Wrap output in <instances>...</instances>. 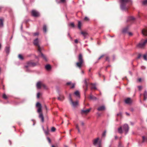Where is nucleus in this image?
Segmentation results:
<instances>
[{"instance_id":"nucleus-23","label":"nucleus","mask_w":147,"mask_h":147,"mask_svg":"<svg viewBox=\"0 0 147 147\" xmlns=\"http://www.w3.org/2000/svg\"><path fill=\"white\" fill-rule=\"evenodd\" d=\"M90 99L91 100H96L97 99V98L96 97L92 95H90Z\"/></svg>"},{"instance_id":"nucleus-47","label":"nucleus","mask_w":147,"mask_h":147,"mask_svg":"<svg viewBox=\"0 0 147 147\" xmlns=\"http://www.w3.org/2000/svg\"><path fill=\"white\" fill-rule=\"evenodd\" d=\"M47 139L48 141H49V143H50L51 142V140L50 139V138L49 137H47Z\"/></svg>"},{"instance_id":"nucleus-48","label":"nucleus","mask_w":147,"mask_h":147,"mask_svg":"<svg viewBox=\"0 0 147 147\" xmlns=\"http://www.w3.org/2000/svg\"><path fill=\"white\" fill-rule=\"evenodd\" d=\"M74 42L75 43H77L78 42V40L77 39H76L75 40Z\"/></svg>"},{"instance_id":"nucleus-46","label":"nucleus","mask_w":147,"mask_h":147,"mask_svg":"<svg viewBox=\"0 0 147 147\" xmlns=\"http://www.w3.org/2000/svg\"><path fill=\"white\" fill-rule=\"evenodd\" d=\"M71 82H67V84H66L67 85H71Z\"/></svg>"},{"instance_id":"nucleus-64","label":"nucleus","mask_w":147,"mask_h":147,"mask_svg":"<svg viewBox=\"0 0 147 147\" xmlns=\"http://www.w3.org/2000/svg\"><path fill=\"white\" fill-rule=\"evenodd\" d=\"M90 70H91V69H89V71H90Z\"/></svg>"},{"instance_id":"nucleus-50","label":"nucleus","mask_w":147,"mask_h":147,"mask_svg":"<svg viewBox=\"0 0 147 147\" xmlns=\"http://www.w3.org/2000/svg\"><path fill=\"white\" fill-rule=\"evenodd\" d=\"M38 32H36L34 33V36H37L38 35Z\"/></svg>"},{"instance_id":"nucleus-39","label":"nucleus","mask_w":147,"mask_h":147,"mask_svg":"<svg viewBox=\"0 0 147 147\" xmlns=\"http://www.w3.org/2000/svg\"><path fill=\"white\" fill-rule=\"evenodd\" d=\"M56 129L54 127H52L51 129V131H52L54 132L55 131Z\"/></svg>"},{"instance_id":"nucleus-62","label":"nucleus","mask_w":147,"mask_h":147,"mask_svg":"<svg viewBox=\"0 0 147 147\" xmlns=\"http://www.w3.org/2000/svg\"><path fill=\"white\" fill-rule=\"evenodd\" d=\"M115 138L116 139H117V136H115Z\"/></svg>"},{"instance_id":"nucleus-17","label":"nucleus","mask_w":147,"mask_h":147,"mask_svg":"<svg viewBox=\"0 0 147 147\" xmlns=\"http://www.w3.org/2000/svg\"><path fill=\"white\" fill-rule=\"evenodd\" d=\"M105 109V107L104 106H102L101 107H99L98 109L97 110L98 111H103Z\"/></svg>"},{"instance_id":"nucleus-21","label":"nucleus","mask_w":147,"mask_h":147,"mask_svg":"<svg viewBox=\"0 0 147 147\" xmlns=\"http://www.w3.org/2000/svg\"><path fill=\"white\" fill-rule=\"evenodd\" d=\"M144 100H145L147 98V92L145 91L144 94ZM147 107V106H146Z\"/></svg>"},{"instance_id":"nucleus-9","label":"nucleus","mask_w":147,"mask_h":147,"mask_svg":"<svg viewBox=\"0 0 147 147\" xmlns=\"http://www.w3.org/2000/svg\"><path fill=\"white\" fill-rule=\"evenodd\" d=\"M41 87H43L45 89L47 88L46 86L45 85L42 83L40 82H38L36 84V87L38 89H40Z\"/></svg>"},{"instance_id":"nucleus-5","label":"nucleus","mask_w":147,"mask_h":147,"mask_svg":"<svg viewBox=\"0 0 147 147\" xmlns=\"http://www.w3.org/2000/svg\"><path fill=\"white\" fill-rule=\"evenodd\" d=\"M93 144L95 146H96L98 144V147H102L101 144V141L99 140V138H97L93 140Z\"/></svg>"},{"instance_id":"nucleus-51","label":"nucleus","mask_w":147,"mask_h":147,"mask_svg":"<svg viewBox=\"0 0 147 147\" xmlns=\"http://www.w3.org/2000/svg\"><path fill=\"white\" fill-rule=\"evenodd\" d=\"M104 56V55L101 56L98 58V59H100L102 57Z\"/></svg>"},{"instance_id":"nucleus-30","label":"nucleus","mask_w":147,"mask_h":147,"mask_svg":"<svg viewBox=\"0 0 147 147\" xmlns=\"http://www.w3.org/2000/svg\"><path fill=\"white\" fill-rule=\"evenodd\" d=\"M81 22H80V21H79L78 22V28L80 29H81Z\"/></svg>"},{"instance_id":"nucleus-16","label":"nucleus","mask_w":147,"mask_h":147,"mask_svg":"<svg viewBox=\"0 0 147 147\" xmlns=\"http://www.w3.org/2000/svg\"><path fill=\"white\" fill-rule=\"evenodd\" d=\"M142 143H147V136H143Z\"/></svg>"},{"instance_id":"nucleus-11","label":"nucleus","mask_w":147,"mask_h":147,"mask_svg":"<svg viewBox=\"0 0 147 147\" xmlns=\"http://www.w3.org/2000/svg\"><path fill=\"white\" fill-rule=\"evenodd\" d=\"M32 16L34 17H36L39 16V13L36 11L33 10L31 11Z\"/></svg>"},{"instance_id":"nucleus-19","label":"nucleus","mask_w":147,"mask_h":147,"mask_svg":"<svg viewBox=\"0 0 147 147\" xmlns=\"http://www.w3.org/2000/svg\"><path fill=\"white\" fill-rule=\"evenodd\" d=\"M88 79H85L84 80V83L86 86V90H87V89L88 86Z\"/></svg>"},{"instance_id":"nucleus-25","label":"nucleus","mask_w":147,"mask_h":147,"mask_svg":"<svg viewBox=\"0 0 147 147\" xmlns=\"http://www.w3.org/2000/svg\"><path fill=\"white\" fill-rule=\"evenodd\" d=\"M45 68L47 70L50 69L51 68V67L49 65H46L45 66Z\"/></svg>"},{"instance_id":"nucleus-59","label":"nucleus","mask_w":147,"mask_h":147,"mask_svg":"<svg viewBox=\"0 0 147 147\" xmlns=\"http://www.w3.org/2000/svg\"><path fill=\"white\" fill-rule=\"evenodd\" d=\"M126 114L127 115H129V114L127 112L126 113Z\"/></svg>"},{"instance_id":"nucleus-41","label":"nucleus","mask_w":147,"mask_h":147,"mask_svg":"<svg viewBox=\"0 0 147 147\" xmlns=\"http://www.w3.org/2000/svg\"><path fill=\"white\" fill-rule=\"evenodd\" d=\"M75 84H72L71 85V86L70 88H74V86H75Z\"/></svg>"},{"instance_id":"nucleus-6","label":"nucleus","mask_w":147,"mask_h":147,"mask_svg":"<svg viewBox=\"0 0 147 147\" xmlns=\"http://www.w3.org/2000/svg\"><path fill=\"white\" fill-rule=\"evenodd\" d=\"M27 66H25V67L26 68V71H29V70L28 69V67H34L37 64L36 63L32 62H28L27 63Z\"/></svg>"},{"instance_id":"nucleus-43","label":"nucleus","mask_w":147,"mask_h":147,"mask_svg":"<svg viewBox=\"0 0 147 147\" xmlns=\"http://www.w3.org/2000/svg\"><path fill=\"white\" fill-rule=\"evenodd\" d=\"M138 89L139 90H140L142 89V87L141 86H138Z\"/></svg>"},{"instance_id":"nucleus-35","label":"nucleus","mask_w":147,"mask_h":147,"mask_svg":"<svg viewBox=\"0 0 147 147\" xmlns=\"http://www.w3.org/2000/svg\"><path fill=\"white\" fill-rule=\"evenodd\" d=\"M3 97L5 99H7V96L5 94H3Z\"/></svg>"},{"instance_id":"nucleus-44","label":"nucleus","mask_w":147,"mask_h":147,"mask_svg":"<svg viewBox=\"0 0 147 147\" xmlns=\"http://www.w3.org/2000/svg\"><path fill=\"white\" fill-rule=\"evenodd\" d=\"M89 20V18L87 17H85L84 18V20L86 21H88Z\"/></svg>"},{"instance_id":"nucleus-2","label":"nucleus","mask_w":147,"mask_h":147,"mask_svg":"<svg viewBox=\"0 0 147 147\" xmlns=\"http://www.w3.org/2000/svg\"><path fill=\"white\" fill-rule=\"evenodd\" d=\"M38 42L39 41L38 38H36L35 40H34V44L35 45L38 46V51L39 53V54L38 56H40V55H41V56L42 57L45 59V60L46 61H47V60L46 58V57L41 52V49L40 47V46L38 45Z\"/></svg>"},{"instance_id":"nucleus-7","label":"nucleus","mask_w":147,"mask_h":147,"mask_svg":"<svg viewBox=\"0 0 147 147\" xmlns=\"http://www.w3.org/2000/svg\"><path fill=\"white\" fill-rule=\"evenodd\" d=\"M147 43V39L144 41L143 42H140L138 43L137 45V47L139 48H142Z\"/></svg>"},{"instance_id":"nucleus-26","label":"nucleus","mask_w":147,"mask_h":147,"mask_svg":"<svg viewBox=\"0 0 147 147\" xmlns=\"http://www.w3.org/2000/svg\"><path fill=\"white\" fill-rule=\"evenodd\" d=\"M77 96L79 97H80V93L78 91H76L74 93Z\"/></svg>"},{"instance_id":"nucleus-42","label":"nucleus","mask_w":147,"mask_h":147,"mask_svg":"<svg viewBox=\"0 0 147 147\" xmlns=\"http://www.w3.org/2000/svg\"><path fill=\"white\" fill-rule=\"evenodd\" d=\"M40 93L39 92H38L37 94V98H39V97H40Z\"/></svg>"},{"instance_id":"nucleus-22","label":"nucleus","mask_w":147,"mask_h":147,"mask_svg":"<svg viewBox=\"0 0 147 147\" xmlns=\"http://www.w3.org/2000/svg\"><path fill=\"white\" fill-rule=\"evenodd\" d=\"M64 99V96L62 95H60V96L58 97V99L60 101L63 100Z\"/></svg>"},{"instance_id":"nucleus-60","label":"nucleus","mask_w":147,"mask_h":147,"mask_svg":"<svg viewBox=\"0 0 147 147\" xmlns=\"http://www.w3.org/2000/svg\"><path fill=\"white\" fill-rule=\"evenodd\" d=\"M68 35H69V36L70 38H71V39H72V38L70 36V35H69V33L68 34Z\"/></svg>"},{"instance_id":"nucleus-56","label":"nucleus","mask_w":147,"mask_h":147,"mask_svg":"<svg viewBox=\"0 0 147 147\" xmlns=\"http://www.w3.org/2000/svg\"><path fill=\"white\" fill-rule=\"evenodd\" d=\"M138 81L140 82L141 81V78H139L138 79Z\"/></svg>"},{"instance_id":"nucleus-40","label":"nucleus","mask_w":147,"mask_h":147,"mask_svg":"<svg viewBox=\"0 0 147 147\" xmlns=\"http://www.w3.org/2000/svg\"><path fill=\"white\" fill-rule=\"evenodd\" d=\"M106 131H104V132L102 133V136H105V135H106Z\"/></svg>"},{"instance_id":"nucleus-54","label":"nucleus","mask_w":147,"mask_h":147,"mask_svg":"<svg viewBox=\"0 0 147 147\" xmlns=\"http://www.w3.org/2000/svg\"><path fill=\"white\" fill-rule=\"evenodd\" d=\"M45 133L46 135H48V132L47 131H45Z\"/></svg>"},{"instance_id":"nucleus-18","label":"nucleus","mask_w":147,"mask_h":147,"mask_svg":"<svg viewBox=\"0 0 147 147\" xmlns=\"http://www.w3.org/2000/svg\"><path fill=\"white\" fill-rule=\"evenodd\" d=\"M81 33L84 36V38H86L88 35V33L85 32H82Z\"/></svg>"},{"instance_id":"nucleus-55","label":"nucleus","mask_w":147,"mask_h":147,"mask_svg":"<svg viewBox=\"0 0 147 147\" xmlns=\"http://www.w3.org/2000/svg\"><path fill=\"white\" fill-rule=\"evenodd\" d=\"M106 61H109V58L108 57H106Z\"/></svg>"},{"instance_id":"nucleus-28","label":"nucleus","mask_w":147,"mask_h":147,"mask_svg":"<svg viewBox=\"0 0 147 147\" xmlns=\"http://www.w3.org/2000/svg\"><path fill=\"white\" fill-rule=\"evenodd\" d=\"M91 88L92 89H96L95 84H91Z\"/></svg>"},{"instance_id":"nucleus-45","label":"nucleus","mask_w":147,"mask_h":147,"mask_svg":"<svg viewBox=\"0 0 147 147\" xmlns=\"http://www.w3.org/2000/svg\"><path fill=\"white\" fill-rule=\"evenodd\" d=\"M141 54H139L138 56V58L139 59L141 57Z\"/></svg>"},{"instance_id":"nucleus-33","label":"nucleus","mask_w":147,"mask_h":147,"mask_svg":"<svg viewBox=\"0 0 147 147\" xmlns=\"http://www.w3.org/2000/svg\"><path fill=\"white\" fill-rule=\"evenodd\" d=\"M68 25L69 26H71V27H74L75 26L74 24V23H73V22H72V23H71L69 24Z\"/></svg>"},{"instance_id":"nucleus-14","label":"nucleus","mask_w":147,"mask_h":147,"mask_svg":"<svg viewBox=\"0 0 147 147\" xmlns=\"http://www.w3.org/2000/svg\"><path fill=\"white\" fill-rule=\"evenodd\" d=\"M142 33L145 36L147 35V28H144L142 30Z\"/></svg>"},{"instance_id":"nucleus-31","label":"nucleus","mask_w":147,"mask_h":147,"mask_svg":"<svg viewBox=\"0 0 147 147\" xmlns=\"http://www.w3.org/2000/svg\"><path fill=\"white\" fill-rule=\"evenodd\" d=\"M128 29V27H126L125 28L123 29V31H122L123 32V33H125V32H127V31Z\"/></svg>"},{"instance_id":"nucleus-1","label":"nucleus","mask_w":147,"mask_h":147,"mask_svg":"<svg viewBox=\"0 0 147 147\" xmlns=\"http://www.w3.org/2000/svg\"><path fill=\"white\" fill-rule=\"evenodd\" d=\"M131 0H120V7L121 10L123 11H127L128 9V7L126 6V5L129 3V4L131 3Z\"/></svg>"},{"instance_id":"nucleus-32","label":"nucleus","mask_w":147,"mask_h":147,"mask_svg":"<svg viewBox=\"0 0 147 147\" xmlns=\"http://www.w3.org/2000/svg\"><path fill=\"white\" fill-rule=\"evenodd\" d=\"M43 30L46 33L47 32V27L45 25L44 26L43 28Z\"/></svg>"},{"instance_id":"nucleus-49","label":"nucleus","mask_w":147,"mask_h":147,"mask_svg":"<svg viewBox=\"0 0 147 147\" xmlns=\"http://www.w3.org/2000/svg\"><path fill=\"white\" fill-rule=\"evenodd\" d=\"M81 125L82 126H83L84 125V123L83 121L81 122Z\"/></svg>"},{"instance_id":"nucleus-52","label":"nucleus","mask_w":147,"mask_h":147,"mask_svg":"<svg viewBox=\"0 0 147 147\" xmlns=\"http://www.w3.org/2000/svg\"><path fill=\"white\" fill-rule=\"evenodd\" d=\"M141 68L142 69H144L145 68V67L144 66H142L141 67Z\"/></svg>"},{"instance_id":"nucleus-4","label":"nucleus","mask_w":147,"mask_h":147,"mask_svg":"<svg viewBox=\"0 0 147 147\" xmlns=\"http://www.w3.org/2000/svg\"><path fill=\"white\" fill-rule=\"evenodd\" d=\"M79 62L76 63L77 66L80 68L83 64L84 61L81 54H80L78 58Z\"/></svg>"},{"instance_id":"nucleus-13","label":"nucleus","mask_w":147,"mask_h":147,"mask_svg":"<svg viewBox=\"0 0 147 147\" xmlns=\"http://www.w3.org/2000/svg\"><path fill=\"white\" fill-rule=\"evenodd\" d=\"M135 20V18L133 17H129L127 20V22L132 23Z\"/></svg>"},{"instance_id":"nucleus-36","label":"nucleus","mask_w":147,"mask_h":147,"mask_svg":"<svg viewBox=\"0 0 147 147\" xmlns=\"http://www.w3.org/2000/svg\"><path fill=\"white\" fill-rule=\"evenodd\" d=\"M18 57L21 60H23V56L21 54L19 55Z\"/></svg>"},{"instance_id":"nucleus-20","label":"nucleus","mask_w":147,"mask_h":147,"mask_svg":"<svg viewBox=\"0 0 147 147\" xmlns=\"http://www.w3.org/2000/svg\"><path fill=\"white\" fill-rule=\"evenodd\" d=\"M10 47L9 46H7L5 47V51L7 54H8L9 52Z\"/></svg>"},{"instance_id":"nucleus-53","label":"nucleus","mask_w":147,"mask_h":147,"mask_svg":"<svg viewBox=\"0 0 147 147\" xmlns=\"http://www.w3.org/2000/svg\"><path fill=\"white\" fill-rule=\"evenodd\" d=\"M128 34L129 36H131L132 35V33L129 32L128 33Z\"/></svg>"},{"instance_id":"nucleus-12","label":"nucleus","mask_w":147,"mask_h":147,"mask_svg":"<svg viewBox=\"0 0 147 147\" xmlns=\"http://www.w3.org/2000/svg\"><path fill=\"white\" fill-rule=\"evenodd\" d=\"M124 101L126 104L128 105L131 104L132 102V100L129 98H126L125 99Z\"/></svg>"},{"instance_id":"nucleus-58","label":"nucleus","mask_w":147,"mask_h":147,"mask_svg":"<svg viewBox=\"0 0 147 147\" xmlns=\"http://www.w3.org/2000/svg\"><path fill=\"white\" fill-rule=\"evenodd\" d=\"M81 73L82 74H84V71H81Z\"/></svg>"},{"instance_id":"nucleus-63","label":"nucleus","mask_w":147,"mask_h":147,"mask_svg":"<svg viewBox=\"0 0 147 147\" xmlns=\"http://www.w3.org/2000/svg\"><path fill=\"white\" fill-rule=\"evenodd\" d=\"M52 147H55L53 145H52Z\"/></svg>"},{"instance_id":"nucleus-24","label":"nucleus","mask_w":147,"mask_h":147,"mask_svg":"<svg viewBox=\"0 0 147 147\" xmlns=\"http://www.w3.org/2000/svg\"><path fill=\"white\" fill-rule=\"evenodd\" d=\"M3 26V20L2 18H0V27H2Z\"/></svg>"},{"instance_id":"nucleus-3","label":"nucleus","mask_w":147,"mask_h":147,"mask_svg":"<svg viewBox=\"0 0 147 147\" xmlns=\"http://www.w3.org/2000/svg\"><path fill=\"white\" fill-rule=\"evenodd\" d=\"M36 106L38 107L37 112L39 113V117L40 119H41V121L42 122L44 121V117L43 114L41 112L42 106L41 104L38 102L36 104Z\"/></svg>"},{"instance_id":"nucleus-38","label":"nucleus","mask_w":147,"mask_h":147,"mask_svg":"<svg viewBox=\"0 0 147 147\" xmlns=\"http://www.w3.org/2000/svg\"><path fill=\"white\" fill-rule=\"evenodd\" d=\"M118 146L119 147H123L121 143L120 142H119Z\"/></svg>"},{"instance_id":"nucleus-61","label":"nucleus","mask_w":147,"mask_h":147,"mask_svg":"<svg viewBox=\"0 0 147 147\" xmlns=\"http://www.w3.org/2000/svg\"><path fill=\"white\" fill-rule=\"evenodd\" d=\"M22 25L21 26V30L22 29Z\"/></svg>"},{"instance_id":"nucleus-29","label":"nucleus","mask_w":147,"mask_h":147,"mask_svg":"<svg viewBox=\"0 0 147 147\" xmlns=\"http://www.w3.org/2000/svg\"><path fill=\"white\" fill-rule=\"evenodd\" d=\"M143 57L144 60L147 61V53L144 55Z\"/></svg>"},{"instance_id":"nucleus-27","label":"nucleus","mask_w":147,"mask_h":147,"mask_svg":"<svg viewBox=\"0 0 147 147\" xmlns=\"http://www.w3.org/2000/svg\"><path fill=\"white\" fill-rule=\"evenodd\" d=\"M118 131L119 133L121 134L122 133L123 131L122 130V127H121L118 128Z\"/></svg>"},{"instance_id":"nucleus-15","label":"nucleus","mask_w":147,"mask_h":147,"mask_svg":"<svg viewBox=\"0 0 147 147\" xmlns=\"http://www.w3.org/2000/svg\"><path fill=\"white\" fill-rule=\"evenodd\" d=\"M90 109H88L85 110H82V113L86 114L88 113L90 111Z\"/></svg>"},{"instance_id":"nucleus-37","label":"nucleus","mask_w":147,"mask_h":147,"mask_svg":"<svg viewBox=\"0 0 147 147\" xmlns=\"http://www.w3.org/2000/svg\"><path fill=\"white\" fill-rule=\"evenodd\" d=\"M76 128L78 130V132L79 133H80V129H79V126H78V124H76Z\"/></svg>"},{"instance_id":"nucleus-34","label":"nucleus","mask_w":147,"mask_h":147,"mask_svg":"<svg viewBox=\"0 0 147 147\" xmlns=\"http://www.w3.org/2000/svg\"><path fill=\"white\" fill-rule=\"evenodd\" d=\"M142 4L144 5H147V0H144L142 1Z\"/></svg>"},{"instance_id":"nucleus-10","label":"nucleus","mask_w":147,"mask_h":147,"mask_svg":"<svg viewBox=\"0 0 147 147\" xmlns=\"http://www.w3.org/2000/svg\"><path fill=\"white\" fill-rule=\"evenodd\" d=\"M122 128L123 131H125V134H126L128 132L129 129V127L128 125L127 124H124Z\"/></svg>"},{"instance_id":"nucleus-57","label":"nucleus","mask_w":147,"mask_h":147,"mask_svg":"<svg viewBox=\"0 0 147 147\" xmlns=\"http://www.w3.org/2000/svg\"><path fill=\"white\" fill-rule=\"evenodd\" d=\"M62 2H63L65 1V0H60Z\"/></svg>"},{"instance_id":"nucleus-8","label":"nucleus","mask_w":147,"mask_h":147,"mask_svg":"<svg viewBox=\"0 0 147 147\" xmlns=\"http://www.w3.org/2000/svg\"><path fill=\"white\" fill-rule=\"evenodd\" d=\"M69 99L71 103L72 104L73 106L74 107H75L78 106V101H76L75 102H73L71 98V95L70 94L69 95Z\"/></svg>"}]
</instances>
